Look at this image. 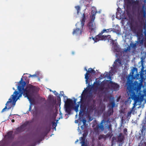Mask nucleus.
<instances>
[{
  "label": "nucleus",
  "instance_id": "1",
  "mask_svg": "<svg viewBox=\"0 0 146 146\" xmlns=\"http://www.w3.org/2000/svg\"><path fill=\"white\" fill-rule=\"evenodd\" d=\"M23 76L20 81L18 82L17 89L18 91L15 90L14 92L6 103V106L2 110L1 112L6 111V110H8L12 107H14L16 102L20 98L22 97V95L25 98H27L31 102V98H30V97L38 92V88L32 85L27 86L25 88L24 87L26 83L25 81H23Z\"/></svg>",
  "mask_w": 146,
  "mask_h": 146
},
{
  "label": "nucleus",
  "instance_id": "2",
  "mask_svg": "<svg viewBox=\"0 0 146 146\" xmlns=\"http://www.w3.org/2000/svg\"><path fill=\"white\" fill-rule=\"evenodd\" d=\"M142 80H141L139 84H137V82H136L134 84L131 85V82L129 81V85L127 88V89L128 90V95L130 96L129 99L131 98L134 101L133 104V106L131 110L127 113V117L129 119L131 116V113L133 112V111H135L134 108L137 105V103L139 102H141L143 100L144 95L141 94V92L140 91L141 87L142 85Z\"/></svg>",
  "mask_w": 146,
  "mask_h": 146
},
{
  "label": "nucleus",
  "instance_id": "3",
  "mask_svg": "<svg viewBox=\"0 0 146 146\" xmlns=\"http://www.w3.org/2000/svg\"><path fill=\"white\" fill-rule=\"evenodd\" d=\"M143 15H141L142 18H139L138 16H137V19L135 22L134 27L135 32L137 37V43H134L131 42L130 44V46H128L126 48L124 49L123 52L124 53L130 51V47L133 48L135 49L136 45L139 43L143 45L144 42V38L143 35V26L144 22V19L146 18V16L143 17Z\"/></svg>",
  "mask_w": 146,
  "mask_h": 146
},
{
  "label": "nucleus",
  "instance_id": "4",
  "mask_svg": "<svg viewBox=\"0 0 146 146\" xmlns=\"http://www.w3.org/2000/svg\"><path fill=\"white\" fill-rule=\"evenodd\" d=\"M144 53V56H143L141 57V62L142 64V67L141 68V70L140 72V74H139L137 73V69L135 68H134L132 70V72H130V74L127 77V87L128 86L129 84V81L131 82V85L134 84H135V82H137V84H139L142 80V85L141 87L140 91H141V94L142 92L141 90V88L143 86V82L144 79V76L143 73L144 72V67L143 65V63L144 62V60L146 58V52H143Z\"/></svg>",
  "mask_w": 146,
  "mask_h": 146
},
{
  "label": "nucleus",
  "instance_id": "5",
  "mask_svg": "<svg viewBox=\"0 0 146 146\" xmlns=\"http://www.w3.org/2000/svg\"><path fill=\"white\" fill-rule=\"evenodd\" d=\"M146 0H145L144 3L143 4V1L141 0H124V6H126L128 8L132 5L136 12L137 16H138L139 18L141 19L142 15H143L144 17L146 16Z\"/></svg>",
  "mask_w": 146,
  "mask_h": 146
},
{
  "label": "nucleus",
  "instance_id": "6",
  "mask_svg": "<svg viewBox=\"0 0 146 146\" xmlns=\"http://www.w3.org/2000/svg\"><path fill=\"white\" fill-rule=\"evenodd\" d=\"M97 35L95 38L93 37H90L91 39L94 41V42H96L100 40H108V42H110L111 44H112V47L111 49L115 53V56L117 57L119 56V54L120 52V49L117 42H115L111 38V35Z\"/></svg>",
  "mask_w": 146,
  "mask_h": 146
},
{
  "label": "nucleus",
  "instance_id": "7",
  "mask_svg": "<svg viewBox=\"0 0 146 146\" xmlns=\"http://www.w3.org/2000/svg\"><path fill=\"white\" fill-rule=\"evenodd\" d=\"M88 90V89L86 88L82 92L80 97L81 98V101L82 100H85V103L88 108H90V109H92L94 107L95 103V100L94 99L92 94L86 97V93Z\"/></svg>",
  "mask_w": 146,
  "mask_h": 146
},
{
  "label": "nucleus",
  "instance_id": "8",
  "mask_svg": "<svg viewBox=\"0 0 146 146\" xmlns=\"http://www.w3.org/2000/svg\"><path fill=\"white\" fill-rule=\"evenodd\" d=\"M142 128L141 133L138 134L136 136V138L138 140H141L138 146H146V142H145L144 140H146V119H144L142 122L141 124Z\"/></svg>",
  "mask_w": 146,
  "mask_h": 146
},
{
  "label": "nucleus",
  "instance_id": "9",
  "mask_svg": "<svg viewBox=\"0 0 146 146\" xmlns=\"http://www.w3.org/2000/svg\"><path fill=\"white\" fill-rule=\"evenodd\" d=\"M86 18L84 14H83L82 16V19L81 20V23L78 22L75 25L76 27V29H74L72 32L73 35L77 36L81 35L82 32L83 31V27H84Z\"/></svg>",
  "mask_w": 146,
  "mask_h": 146
},
{
  "label": "nucleus",
  "instance_id": "10",
  "mask_svg": "<svg viewBox=\"0 0 146 146\" xmlns=\"http://www.w3.org/2000/svg\"><path fill=\"white\" fill-rule=\"evenodd\" d=\"M122 64L121 60L119 58L117 59L114 62L113 67H111V69L110 70V73L112 75H113L117 72L118 68Z\"/></svg>",
  "mask_w": 146,
  "mask_h": 146
},
{
  "label": "nucleus",
  "instance_id": "11",
  "mask_svg": "<svg viewBox=\"0 0 146 146\" xmlns=\"http://www.w3.org/2000/svg\"><path fill=\"white\" fill-rule=\"evenodd\" d=\"M85 70L87 71L86 73L85 74V78L86 79V84H88L87 86L88 87L90 88L91 86L90 85V81H92V80L91 79H89V75L88 73H92L94 74L96 73L95 71L92 68H90L88 69V70H87L86 68L85 67Z\"/></svg>",
  "mask_w": 146,
  "mask_h": 146
},
{
  "label": "nucleus",
  "instance_id": "12",
  "mask_svg": "<svg viewBox=\"0 0 146 146\" xmlns=\"http://www.w3.org/2000/svg\"><path fill=\"white\" fill-rule=\"evenodd\" d=\"M110 82V83L111 84V86L113 90L116 91L119 90V86L117 84L113 82L112 81H111V80L109 81L107 80L105 81L104 80L102 82V83H105L106 82Z\"/></svg>",
  "mask_w": 146,
  "mask_h": 146
},
{
  "label": "nucleus",
  "instance_id": "13",
  "mask_svg": "<svg viewBox=\"0 0 146 146\" xmlns=\"http://www.w3.org/2000/svg\"><path fill=\"white\" fill-rule=\"evenodd\" d=\"M110 73V71H109V73L108 72H105L104 74H101L100 76L99 77L100 79H101L106 78H107L109 79V81L111 80V77L110 76L111 75H112Z\"/></svg>",
  "mask_w": 146,
  "mask_h": 146
},
{
  "label": "nucleus",
  "instance_id": "14",
  "mask_svg": "<svg viewBox=\"0 0 146 146\" xmlns=\"http://www.w3.org/2000/svg\"><path fill=\"white\" fill-rule=\"evenodd\" d=\"M88 26L90 32H95L96 29V25L95 22H89L88 23Z\"/></svg>",
  "mask_w": 146,
  "mask_h": 146
},
{
  "label": "nucleus",
  "instance_id": "15",
  "mask_svg": "<svg viewBox=\"0 0 146 146\" xmlns=\"http://www.w3.org/2000/svg\"><path fill=\"white\" fill-rule=\"evenodd\" d=\"M120 8L119 7L117 9V12L116 13V18L118 19H123L124 16L123 13L121 12V11H119Z\"/></svg>",
  "mask_w": 146,
  "mask_h": 146
},
{
  "label": "nucleus",
  "instance_id": "16",
  "mask_svg": "<svg viewBox=\"0 0 146 146\" xmlns=\"http://www.w3.org/2000/svg\"><path fill=\"white\" fill-rule=\"evenodd\" d=\"M12 134L13 132L12 131L8 132L5 136V139L7 141L12 140L14 139V137Z\"/></svg>",
  "mask_w": 146,
  "mask_h": 146
},
{
  "label": "nucleus",
  "instance_id": "17",
  "mask_svg": "<svg viewBox=\"0 0 146 146\" xmlns=\"http://www.w3.org/2000/svg\"><path fill=\"white\" fill-rule=\"evenodd\" d=\"M93 0H80V4L84 3V6L86 7H90V5L89 4L90 2H92Z\"/></svg>",
  "mask_w": 146,
  "mask_h": 146
},
{
  "label": "nucleus",
  "instance_id": "18",
  "mask_svg": "<svg viewBox=\"0 0 146 146\" xmlns=\"http://www.w3.org/2000/svg\"><path fill=\"white\" fill-rule=\"evenodd\" d=\"M72 106L65 105V111L66 113H67L68 114H70Z\"/></svg>",
  "mask_w": 146,
  "mask_h": 146
},
{
  "label": "nucleus",
  "instance_id": "19",
  "mask_svg": "<svg viewBox=\"0 0 146 146\" xmlns=\"http://www.w3.org/2000/svg\"><path fill=\"white\" fill-rule=\"evenodd\" d=\"M112 100L111 101L110 104L109 105H111V106H110L109 111H111L112 113H113V108L114 107L115 104V101L114 100V98L112 97Z\"/></svg>",
  "mask_w": 146,
  "mask_h": 146
},
{
  "label": "nucleus",
  "instance_id": "20",
  "mask_svg": "<svg viewBox=\"0 0 146 146\" xmlns=\"http://www.w3.org/2000/svg\"><path fill=\"white\" fill-rule=\"evenodd\" d=\"M116 30H115L113 29H112V28H110L107 29H104L99 35H102V34L105 32L109 33L110 32H111V31H113V32H116Z\"/></svg>",
  "mask_w": 146,
  "mask_h": 146
},
{
  "label": "nucleus",
  "instance_id": "21",
  "mask_svg": "<svg viewBox=\"0 0 146 146\" xmlns=\"http://www.w3.org/2000/svg\"><path fill=\"white\" fill-rule=\"evenodd\" d=\"M124 138V137L122 135V133H120L118 137V142L121 143L123 140Z\"/></svg>",
  "mask_w": 146,
  "mask_h": 146
},
{
  "label": "nucleus",
  "instance_id": "22",
  "mask_svg": "<svg viewBox=\"0 0 146 146\" xmlns=\"http://www.w3.org/2000/svg\"><path fill=\"white\" fill-rule=\"evenodd\" d=\"M80 140L81 141L80 143L81 144V146H87L85 144V139L83 137H81L80 138Z\"/></svg>",
  "mask_w": 146,
  "mask_h": 146
},
{
  "label": "nucleus",
  "instance_id": "23",
  "mask_svg": "<svg viewBox=\"0 0 146 146\" xmlns=\"http://www.w3.org/2000/svg\"><path fill=\"white\" fill-rule=\"evenodd\" d=\"M65 105L73 106V101L70 99H68L65 103Z\"/></svg>",
  "mask_w": 146,
  "mask_h": 146
},
{
  "label": "nucleus",
  "instance_id": "24",
  "mask_svg": "<svg viewBox=\"0 0 146 146\" xmlns=\"http://www.w3.org/2000/svg\"><path fill=\"white\" fill-rule=\"evenodd\" d=\"M112 29H115V30H116L115 32H113L114 33H115L117 34H119L120 33V28L119 27V25H117L115 27V28H112Z\"/></svg>",
  "mask_w": 146,
  "mask_h": 146
},
{
  "label": "nucleus",
  "instance_id": "25",
  "mask_svg": "<svg viewBox=\"0 0 146 146\" xmlns=\"http://www.w3.org/2000/svg\"><path fill=\"white\" fill-rule=\"evenodd\" d=\"M28 124V122H25L20 127V128H21V129L23 131Z\"/></svg>",
  "mask_w": 146,
  "mask_h": 146
},
{
  "label": "nucleus",
  "instance_id": "26",
  "mask_svg": "<svg viewBox=\"0 0 146 146\" xmlns=\"http://www.w3.org/2000/svg\"><path fill=\"white\" fill-rule=\"evenodd\" d=\"M95 13L92 15L91 16V20L90 22H94V20L95 18V14L97 13L96 10L95 11Z\"/></svg>",
  "mask_w": 146,
  "mask_h": 146
},
{
  "label": "nucleus",
  "instance_id": "27",
  "mask_svg": "<svg viewBox=\"0 0 146 146\" xmlns=\"http://www.w3.org/2000/svg\"><path fill=\"white\" fill-rule=\"evenodd\" d=\"M104 119L102 120L101 121L100 125L99 126V127L102 131H103L104 130V127L102 124L104 122Z\"/></svg>",
  "mask_w": 146,
  "mask_h": 146
},
{
  "label": "nucleus",
  "instance_id": "28",
  "mask_svg": "<svg viewBox=\"0 0 146 146\" xmlns=\"http://www.w3.org/2000/svg\"><path fill=\"white\" fill-rule=\"evenodd\" d=\"M75 8L77 10V14H78L81 9V7L77 5L75 6Z\"/></svg>",
  "mask_w": 146,
  "mask_h": 146
},
{
  "label": "nucleus",
  "instance_id": "29",
  "mask_svg": "<svg viewBox=\"0 0 146 146\" xmlns=\"http://www.w3.org/2000/svg\"><path fill=\"white\" fill-rule=\"evenodd\" d=\"M110 91H111V93H112L113 92V90L109 87H106L105 88V91L107 93H109L110 92Z\"/></svg>",
  "mask_w": 146,
  "mask_h": 146
},
{
  "label": "nucleus",
  "instance_id": "30",
  "mask_svg": "<svg viewBox=\"0 0 146 146\" xmlns=\"http://www.w3.org/2000/svg\"><path fill=\"white\" fill-rule=\"evenodd\" d=\"M107 123L108 124L107 125V126L106 125L105 127H106L109 130H110V129H111V125L110 124V123L109 122V121L108 120L106 121Z\"/></svg>",
  "mask_w": 146,
  "mask_h": 146
},
{
  "label": "nucleus",
  "instance_id": "31",
  "mask_svg": "<svg viewBox=\"0 0 146 146\" xmlns=\"http://www.w3.org/2000/svg\"><path fill=\"white\" fill-rule=\"evenodd\" d=\"M84 111V109H82V106L81 105L80 106V110L79 114V117H80V115L82 114V113H83Z\"/></svg>",
  "mask_w": 146,
  "mask_h": 146
},
{
  "label": "nucleus",
  "instance_id": "32",
  "mask_svg": "<svg viewBox=\"0 0 146 146\" xmlns=\"http://www.w3.org/2000/svg\"><path fill=\"white\" fill-rule=\"evenodd\" d=\"M16 133H19L23 131L21 129V128H20V127H18L16 129Z\"/></svg>",
  "mask_w": 146,
  "mask_h": 146
},
{
  "label": "nucleus",
  "instance_id": "33",
  "mask_svg": "<svg viewBox=\"0 0 146 146\" xmlns=\"http://www.w3.org/2000/svg\"><path fill=\"white\" fill-rule=\"evenodd\" d=\"M106 138V136L104 135H100L98 139L99 140L101 139H104Z\"/></svg>",
  "mask_w": 146,
  "mask_h": 146
},
{
  "label": "nucleus",
  "instance_id": "34",
  "mask_svg": "<svg viewBox=\"0 0 146 146\" xmlns=\"http://www.w3.org/2000/svg\"><path fill=\"white\" fill-rule=\"evenodd\" d=\"M52 127L54 128V129H55V130H56V127L57 125V122H52Z\"/></svg>",
  "mask_w": 146,
  "mask_h": 146
},
{
  "label": "nucleus",
  "instance_id": "35",
  "mask_svg": "<svg viewBox=\"0 0 146 146\" xmlns=\"http://www.w3.org/2000/svg\"><path fill=\"white\" fill-rule=\"evenodd\" d=\"M96 81L94 82L93 85H91V87H90V88H88H88H92L93 87V86H94V85L96 84ZM96 84L97 85H100L99 81H96ZM90 85H91L90 84Z\"/></svg>",
  "mask_w": 146,
  "mask_h": 146
},
{
  "label": "nucleus",
  "instance_id": "36",
  "mask_svg": "<svg viewBox=\"0 0 146 146\" xmlns=\"http://www.w3.org/2000/svg\"><path fill=\"white\" fill-rule=\"evenodd\" d=\"M79 107V104H77V105H76V106L75 107L74 110L76 112L78 111V109Z\"/></svg>",
  "mask_w": 146,
  "mask_h": 146
},
{
  "label": "nucleus",
  "instance_id": "37",
  "mask_svg": "<svg viewBox=\"0 0 146 146\" xmlns=\"http://www.w3.org/2000/svg\"><path fill=\"white\" fill-rule=\"evenodd\" d=\"M29 101L30 102V105L29 106V110L28 111H27L26 112V113H27V114H28L29 113V111H31V104H32L31 100V102L30 101Z\"/></svg>",
  "mask_w": 146,
  "mask_h": 146
},
{
  "label": "nucleus",
  "instance_id": "38",
  "mask_svg": "<svg viewBox=\"0 0 146 146\" xmlns=\"http://www.w3.org/2000/svg\"><path fill=\"white\" fill-rule=\"evenodd\" d=\"M64 97V103H65L66 102V101L67 100L69 99L68 98H67V97L65 96H63Z\"/></svg>",
  "mask_w": 146,
  "mask_h": 146
},
{
  "label": "nucleus",
  "instance_id": "39",
  "mask_svg": "<svg viewBox=\"0 0 146 146\" xmlns=\"http://www.w3.org/2000/svg\"><path fill=\"white\" fill-rule=\"evenodd\" d=\"M143 28L144 29V34L145 35V37H146V24L144 26Z\"/></svg>",
  "mask_w": 146,
  "mask_h": 146
},
{
  "label": "nucleus",
  "instance_id": "40",
  "mask_svg": "<svg viewBox=\"0 0 146 146\" xmlns=\"http://www.w3.org/2000/svg\"><path fill=\"white\" fill-rule=\"evenodd\" d=\"M53 92L54 93V94H55V95H56L60 99V97L58 94L57 92H56V91H54Z\"/></svg>",
  "mask_w": 146,
  "mask_h": 146
},
{
  "label": "nucleus",
  "instance_id": "41",
  "mask_svg": "<svg viewBox=\"0 0 146 146\" xmlns=\"http://www.w3.org/2000/svg\"><path fill=\"white\" fill-rule=\"evenodd\" d=\"M60 95L61 96H65V95L64 94V92L63 91H61L60 92Z\"/></svg>",
  "mask_w": 146,
  "mask_h": 146
},
{
  "label": "nucleus",
  "instance_id": "42",
  "mask_svg": "<svg viewBox=\"0 0 146 146\" xmlns=\"http://www.w3.org/2000/svg\"><path fill=\"white\" fill-rule=\"evenodd\" d=\"M37 76V74L36 73L35 74H33V75H30V77H36Z\"/></svg>",
  "mask_w": 146,
  "mask_h": 146
},
{
  "label": "nucleus",
  "instance_id": "43",
  "mask_svg": "<svg viewBox=\"0 0 146 146\" xmlns=\"http://www.w3.org/2000/svg\"><path fill=\"white\" fill-rule=\"evenodd\" d=\"M144 45L145 47L146 48V38H145V40H144Z\"/></svg>",
  "mask_w": 146,
  "mask_h": 146
},
{
  "label": "nucleus",
  "instance_id": "44",
  "mask_svg": "<svg viewBox=\"0 0 146 146\" xmlns=\"http://www.w3.org/2000/svg\"><path fill=\"white\" fill-rule=\"evenodd\" d=\"M87 135V133H86L85 132H84L83 134V137H86Z\"/></svg>",
  "mask_w": 146,
  "mask_h": 146
},
{
  "label": "nucleus",
  "instance_id": "45",
  "mask_svg": "<svg viewBox=\"0 0 146 146\" xmlns=\"http://www.w3.org/2000/svg\"><path fill=\"white\" fill-rule=\"evenodd\" d=\"M86 120L85 119H83L82 120V122L83 124V125H84L85 124V123L86 122Z\"/></svg>",
  "mask_w": 146,
  "mask_h": 146
},
{
  "label": "nucleus",
  "instance_id": "46",
  "mask_svg": "<svg viewBox=\"0 0 146 146\" xmlns=\"http://www.w3.org/2000/svg\"><path fill=\"white\" fill-rule=\"evenodd\" d=\"M60 117H61V118L62 119V113H61L60 111Z\"/></svg>",
  "mask_w": 146,
  "mask_h": 146
},
{
  "label": "nucleus",
  "instance_id": "47",
  "mask_svg": "<svg viewBox=\"0 0 146 146\" xmlns=\"http://www.w3.org/2000/svg\"><path fill=\"white\" fill-rule=\"evenodd\" d=\"M78 131L79 132V134H81L82 133L81 131L80 130V129H79V127H78Z\"/></svg>",
  "mask_w": 146,
  "mask_h": 146
},
{
  "label": "nucleus",
  "instance_id": "48",
  "mask_svg": "<svg viewBox=\"0 0 146 146\" xmlns=\"http://www.w3.org/2000/svg\"><path fill=\"white\" fill-rule=\"evenodd\" d=\"M3 143L1 141H0V146H3Z\"/></svg>",
  "mask_w": 146,
  "mask_h": 146
},
{
  "label": "nucleus",
  "instance_id": "49",
  "mask_svg": "<svg viewBox=\"0 0 146 146\" xmlns=\"http://www.w3.org/2000/svg\"><path fill=\"white\" fill-rule=\"evenodd\" d=\"M74 104H76V101L77 99H75L74 98Z\"/></svg>",
  "mask_w": 146,
  "mask_h": 146
},
{
  "label": "nucleus",
  "instance_id": "50",
  "mask_svg": "<svg viewBox=\"0 0 146 146\" xmlns=\"http://www.w3.org/2000/svg\"><path fill=\"white\" fill-rule=\"evenodd\" d=\"M120 1V0H117V6H119V5H119V4L118 3Z\"/></svg>",
  "mask_w": 146,
  "mask_h": 146
},
{
  "label": "nucleus",
  "instance_id": "51",
  "mask_svg": "<svg viewBox=\"0 0 146 146\" xmlns=\"http://www.w3.org/2000/svg\"><path fill=\"white\" fill-rule=\"evenodd\" d=\"M99 90L100 91H102L103 90V89L102 88H99Z\"/></svg>",
  "mask_w": 146,
  "mask_h": 146
},
{
  "label": "nucleus",
  "instance_id": "52",
  "mask_svg": "<svg viewBox=\"0 0 146 146\" xmlns=\"http://www.w3.org/2000/svg\"><path fill=\"white\" fill-rule=\"evenodd\" d=\"M127 129L126 128L125 129H124L123 130V131L124 132H127Z\"/></svg>",
  "mask_w": 146,
  "mask_h": 146
},
{
  "label": "nucleus",
  "instance_id": "53",
  "mask_svg": "<svg viewBox=\"0 0 146 146\" xmlns=\"http://www.w3.org/2000/svg\"><path fill=\"white\" fill-rule=\"evenodd\" d=\"M81 128L83 130L84 129V125H82L81 126Z\"/></svg>",
  "mask_w": 146,
  "mask_h": 146
},
{
  "label": "nucleus",
  "instance_id": "54",
  "mask_svg": "<svg viewBox=\"0 0 146 146\" xmlns=\"http://www.w3.org/2000/svg\"><path fill=\"white\" fill-rule=\"evenodd\" d=\"M78 120H75V123H78Z\"/></svg>",
  "mask_w": 146,
  "mask_h": 146
},
{
  "label": "nucleus",
  "instance_id": "55",
  "mask_svg": "<svg viewBox=\"0 0 146 146\" xmlns=\"http://www.w3.org/2000/svg\"><path fill=\"white\" fill-rule=\"evenodd\" d=\"M61 118L60 117H59V118H58L57 119H58V120Z\"/></svg>",
  "mask_w": 146,
  "mask_h": 146
},
{
  "label": "nucleus",
  "instance_id": "56",
  "mask_svg": "<svg viewBox=\"0 0 146 146\" xmlns=\"http://www.w3.org/2000/svg\"><path fill=\"white\" fill-rule=\"evenodd\" d=\"M78 141V140L77 139L75 142V143H76Z\"/></svg>",
  "mask_w": 146,
  "mask_h": 146
},
{
  "label": "nucleus",
  "instance_id": "57",
  "mask_svg": "<svg viewBox=\"0 0 146 146\" xmlns=\"http://www.w3.org/2000/svg\"><path fill=\"white\" fill-rule=\"evenodd\" d=\"M58 121V119H57L56 120V122H57H57Z\"/></svg>",
  "mask_w": 146,
  "mask_h": 146
},
{
  "label": "nucleus",
  "instance_id": "58",
  "mask_svg": "<svg viewBox=\"0 0 146 146\" xmlns=\"http://www.w3.org/2000/svg\"><path fill=\"white\" fill-rule=\"evenodd\" d=\"M92 8H94L95 10H96V8L94 7H93Z\"/></svg>",
  "mask_w": 146,
  "mask_h": 146
},
{
  "label": "nucleus",
  "instance_id": "59",
  "mask_svg": "<svg viewBox=\"0 0 146 146\" xmlns=\"http://www.w3.org/2000/svg\"><path fill=\"white\" fill-rule=\"evenodd\" d=\"M13 90H15H15L14 88H13Z\"/></svg>",
  "mask_w": 146,
  "mask_h": 146
},
{
  "label": "nucleus",
  "instance_id": "60",
  "mask_svg": "<svg viewBox=\"0 0 146 146\" xmlns=\"http://www.w3.org/2000/svg\"><path fill=\"white\" fill-rule=\"evenodd\" d=\"M114 26H115V25H112V27H114Z\"/></svg>",
  "mask_w": 146,
  "mask_h": 146
},
{
  "label": "nucleus",
  "instance_id": "61",
  "mask_svg": "<svg viewBox=\"0 0 146 146\" xmlns=\"http://www.w3.org/2000/svg\"><path fill=\"white\" fill-rule=\"evenodd\" d=\"M66 115H68V114H65V116H66Z\"/></svg>",
  "mask_w": 146,
  "mask_h": 146
},
{
  "label": "nucleus",
  "instance_id": "62",
  "mask_svg": "<svg viewBox=\"0 0 146 146\" xmlns=\"http://www.w3.org/2000/svg\"><path fill=\"white\" fill-rule=\"evenodd\" d=\"M76 117H77V114L76 115Z\"/></svg>",
  "mask_w": 146,
  "mask_h": 146
},
{
  "label": "nucleus",
  "instance_id": "63",
  "mask_svg": "<svg viewBox=\"0 0 146 146\" xmlns=\"http://www.w3.org/2000/svg\"><path fill=\"white\" fill-rule=\"evenodd\" d=\"M134 111H133V112L132 113H133V114H134Z\"/></svg>",
  "mask_w": 146,
  "mask_h": 146
},
{
  "label": "nucleus",
  "instance_id": "64",
  "mask_svg": "<svg viewBox=\"0 0 146 146\" xmlns=\"http://www.w3.org/2000/svg\"><path fill=\"white\" fill-rule=\"evenodd\" d=\"M72 54H74V52H72Z\"/></svg>",
  "mask_w": 146,
  "mask_h": 146
}]
</instances>
